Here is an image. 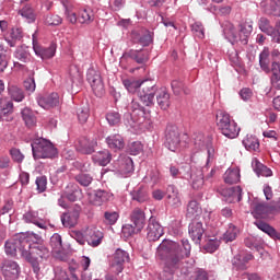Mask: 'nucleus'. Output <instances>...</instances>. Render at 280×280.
I'll list each match as a JSON object with an SVG mask.
<instances>
[{
  "label": "nucleus",
  "mask_w": 280,
  "mask_h": 280,
  "mask_svg": "<svg viewBox=\"0 0 280 280\" xmlns=\"http://www.w3.org/2000/svg\"><path fill=\"white\" fill-rule=\"evenodd\" d=\"M215 121L221 135H224L228 139H235L240 135V127H237L235 120L231 119L229 113L222 109L217 110Z\"/></svg>",
  "instance_id": "obj_1"
},
{
  "label": "nucleus",
  "mask_w": 280,
  "mask_h": 280,
  "mask_svg": "<svg viewBox=\"0 0 280 280\" xmlns=\"http://www.w3.org/2000/svg\"><path fill=\"white\" fill-rule=\"evenodd\" d=\"M31 148L35 161H38V159H56V156H58V149L54 147L51 141L44 138L35 139L31 143Z\"/></svg>",
  "instance_id": "obj_2"
},
{
  "label": "nucleus",
  "mask_w": 280,
  "mask_h": 280,
  "mask_svg": "<svg viewBox=\"0 0 280 280\" xmlns=\"http://www.w3.org/2000/svg\"><path fill=\"white\" fill-rule=\"evenodd\" d=\"M159 93V86L152 80L141 81V88L138 90V97L142 106L152 107L154 105V97Z\"/></svg>",
  "instance_id": "obj_3"
},
{
  "label": "nucleus",
  "mask_w": 280,
  "mask_h": 280,
  "mask_svg": "<svg viewBox=\"0 0 280 280\" xmlns=\"http://www.w3.org/2000/svg\"><path fill=\"white\" fill-rule=\"evenodd\" d=\"M30 249V237L24 235H15L14 237L8 240L4 245V250L7 255L14 257L16 252L21 253L23 256L26 250Z\"/></svg>",
  "instance_id": "obj_4"
},
{
  "label": "nucleus",
  "mask_w": 280,
  "mask_h": 280,
  "mask_svg": "<svg viewBox=\"0 0 280 280\" xmlns=\"http://www.w3.org/2000/svg\"><path fill=\"white\" fill-rule=\"evenodd\" d=\"M164 145L171 152H178L180 150V131H178V127L174 125L166 127Z\"/></svg>",
  "instance_id": "obj_5"
},
{
  "label": "nucleus",
  "mask_w": 280,
  "mask_h": 280,
  "mask_svg": "<svg viewBox=\"0 0 280 280\" xmlns=\"http://www.w3.org/2000/svg\"><path fill=\"white\" fill-rule=\"evenodd\" d=\"M86 80L91 85L94 95H96V97H104L106 90L104 89V81H102L100 71L90 68L86 73Z\"/></svg>",
  "instance_id": "obj_6"
},
{
  "label": "nucleus",
  "mask_w": 280,
  "mask_h": 280,
  "mask_svg": "<svg viewBox=\"0 0 280 280\" xmlns=\"http://www.w3.org/2000/svg\"><path fill=\"white\" fill-rule=\"evenodd\" d=\"M128 261H130V255L128 252L121 248L116 249L110 260V268L113 272L116 275L124 272V267Z\"/></svg>",
  "instance_id": "obj_7"
},
{
  "label": "nucleus",
  "mask_w": 280,
  "mask_h": 280,
  "mask_svg": "<svg viewBox=\"0 0 280 280\" xmlns=\"http://www.w3.org/2000/svg\"><path fill=\"white\" fill-rule=\"evenodd\" d=\"M80 211L82 208L78 205H74L69 208V210L61 215L62 225L66 229H73L78 224V220H80Z\"/></svg>",
  "instance_id": "obj_8"
},
{
  "label": "nucleus",
  "mask_w": 280,
  "mask_h": 280,
  "mask_svg": "<svg viewBox=\"0 0 280 280\" xmlns=\"http://www.w3.org/2000/svg\"><path fill=\"white\" fill-rule=\"evenodd\" d=\"M163 225L156 221V218L151 217L147 226V240L149 242H156L163 237Z\"/></svg>",
  "instance_id": "obj_9"
},
{
  "label": "nucleus",
  "mask_w": 280,
  "mask_h": 280,
  "mask_svg": "<svg viewBox=\"0 0 280 280\" xmlns=\"http://www.w3.org/2000/svg\"><path fill=\"white\" fill-rule=\"evenodd\" d=\"M1 272L4 280H15L21 275V267H19L16 261L4 260L1 265Z\"/></svg>",
  "instance_id": "obj_10"
},
{
  "label": "nucleus",
  "mask_w": 280,
  "mask_h": 280,
  "mask_svg": "<svg viewBox=\"0 0 280 280\" xmlns=\"http://www.w3.org/2000/svg\"><path fill=\"white\" fill-rule=\"evenodd\" d=\"M37 104L45 110H49V108H56L60 106V95H58L56 92H52L50 94L39 96L37 97Z\"/></svg>",
  "instance_id": "obj_11"
},
{
  "label": "nucleus",
  "mask_w": 280,
  "mask_h": 280,
  "mask_svg": "<svg viewBox=\"0 0 280 280\" xmlns=\"http://www.w3.org/2000/svg\"><path fill=\"white\" fill-rule=\"evenodd\" d=\"M122 58H130L137 65H145L150 60V51L148 49H130L122 54Z\"/></svg>",
  "instance_id": "obj_12"
},
{
  "label": "nucleus",
  "mask_w": 280,
  "mask_h": 280,
  "mask_svg": "<svg viewBox=\"0 0 280 280\" xmlns=\"http://www.w3.org/2000/svg\"><path fill=\"white\" fill-rule=\"evenodd\" d=\"M218 192L225 198L228 202H241L242 201V187L234 186L230 188H218Z\"/></svg>",
  "instance_id": "obj_13"
},
{
  "label": "nucleus",
  "mask_w": 280,
  "mask_h": 280,
  "mask_svg": "<svg viewBox=\"0 0 280 280\" xmlns=\"http://www.w3.org/2000/svg\"><path fill=\"white\" fill-rule=\"evenodd\" d=\"M253 34V25L250 23L244 22L240 24L238 37L232 32V40L234 43L241 42L242 45H248V38Z\"/></svg>",
  "instance_id": "obj_14"
},
{
  "label": "nucleus",
  "mask_w": 280,
  "mask_h": 280,
  "mask_svg": "<svg viewBox=\"0 0 280 280\" xmlns=\"http://www.w3.org/2000/svg\"><path fill=\"white\" fill-rule=\"evenodd\" d=\"M110 198H113V194L102 189L89 194V201L91 205H94V207H102V205L108 202Z\"/></svg>",
  "instance_id": "obj_15"
},
{
  "label": "nucleus",
  "mask_w": 280,
  "mask_h": 280,
  "mask_svg": "<svg viewBox=\"0 0 280 280\" xmlns=\"http://www.w3.org/2000/svg\"><path fill=\"white\" fill-rule=\"evenodd\" d=\"M250 209H252V215L256 220H265L266 218H268V215L271 214L270 206H268L267 203H264V202H255L254 201L250 205Z\"/></svg>",
  "instance_id": "obj_16"
},
{
  "label": "nucleus",
  "mask_w": 280,
  "mask_h": 280,
  "mask_svg": "<svg viewBox=\"0 0 280 280\" xmlns=\"http://www.w3.org/2000/svg\"><path fill=\"white\" fill-rule=\"evenodd\" d=\"M103 238L104 234L97 228L85 229V242H88L89 246L93 248L100 246Z\"/></svg>",
  "instance_id": "obj_17"
},
{
  "label": "nucleus",
  "mask_w": 280,
  "mask_h": 280,
  "mask_svg": "<svg viewBox=\"0 0 280 280\" xmlns=\"http://www.w3.org/2000/svg\"><path fill=\"white\" fill-rule=\"evenodd\" d=\"M166 200L167 203L174 209H178V207L183 206V201L180 200V192L178 191V188L174 185L167 186Z\"/></svg>",
  "instance_id": "obj_18"
},
{
  "label": "nucleus",
  "mask_w": 280,
  "mask_h": 280,
  "mask_svg": "<svg viewBox=\"0 0 280 280\" xmlns=\"http://www.w3.org/2000/svg\"><path fill=\"white\" fill-rule=\"evenodd\" d=\"M27 253L38 257L43 261V259H49V255H51V252H49V248L47 246L42 244H32L28 240V249Z\"/></svg>",
  "instance_id": "obj_19"
},
{
  "label": "nucleus",
  "mask_w": 280,
  "mask_h": 280,
  "mask_svg": "<svg viewBox=\"0 0 280 280\" xmlns=\"http://www.w3.org/2000/svg\"><path fill=\"white\" fill-rule=\"evenodd\" d=\"M260 8L268 16H280V0H262Z\"/></svg>",
  "instance_id": "obj_20"
},
{
  "label": "nucleus",
  "mask_w": 280,
  "mask_h": 280,
  "mask_svg": "<svg viewBox=\"0 0 280 280\" xmlns=\"http://www.w3.org/2000/svg\"><path fill=\"white\" fill-rule=\"evenodd\" d=\"M188 233L195 244H200L202 235H205V228H202V222L192 221L189 224Z\"/></svg>",
  "instance_id": "obj_21"
},
{
  "label": "nucleus",
  "mask_w": 280,
  "mask_h": 280,
  "mask_svg": "<svg viewBox=\"0 0 280 280\" xmlns=\"http://www.w3.org/2000/svg\"><path fill=\"white\" fill-rule=\"evenodd\" d=\"M33 49L36 56H39L42 60H49L56 56V44H50L49 47L45 48L38 44H33Z\"/></svg>",
  "instance_id": "obj_22"
},
{
  "label": "nucleus",
  "mask_w": 280,
  "mask_h": 280,
  "mask_svg": "<svg viewBox=\"0 0 280 280\" xmlns=\"http://www.w3.org/2000/svg\"><path fill=\"white\" fill-rule=\"evenodd\" d=\"M23 220L28 224H35L38 229H47V223L43 220V218L38 217V211L30 210L23 215Z\"/></svg>",
  "instance_id": "obj_23"
},
{
  "label": "nucleus",
  "mask_w": 280,
  "mask_h": 280,
  "mask_svg": "<svg viewBox=\"0 0 280 280\" xmlns=\"http://www.w3.org/2000/svg\"><path fill=\"white\" fill-rule=\"evenodd\" d=\"M63 196L70 202H75L79 198H82V189L77 184L70 183L66 187Z\"/></svg>",
  "instance_id": "obj_24"
},
{
  "label": "nucleus",
  "mask_w": 280,
  "mask_h": 280,
  "mask_svg": "<svg viewBox=\"0 0 280 280\" xmlns=\"http://www.w3.org/2000/svg\"><path fill=\"white\" fill-rule=\"evenodd\" d=\"M253 259V255L247 254V255H236L232 259V266L234 270H247L248 269V261Z\"/></svg>",
  "instance_id": "obj_25"
},
{
  "label": "nucleus",
  "mask_w": 280,
  "mask_h": 280,
  "mask_svg": "<svg viewBox=\"0 0 280 280\" xmlns=\"http://www.w3.org/2000/svg\"><path fill=\"white\" fill-rule=\"evenodd\" d=\"M130 221L133 225L143 231L145 226V212H143L141 208L133 209L130 213Z\"/></svg>",
  "instance_id": "obj_26"
},
{
  "label": "nucleus",
  "mask_w": 280,
  "mask_h": 280,
  "mask_svg": "<svg viewBox=\"0 0 280 280\" xmlns=\"http://www.w3.org/2000/svg\"><path fill=\"white\" fill-rule=\"evenodd\" d=\"M118 172L120 174H132L135 172V163L130 156H120L118 159Z\"/></svg>",
  "instance_id": "obj_27"
},
{
  "label": "nucleus",
  "mask_w": 280,
  "mask_h": 280,
  "mask_svg": "<svg viewBox=\"0 0 280 280\" xmlns=\"http://www.w3.org/2000/svg\"><path fill=\"white\" fill-rule=\"evenodd\" d=\"M106 143L108 148H110V150H115V152L126 148V142L124 141V137H121V135L108 136L106 138Z\"/></svg>",
  "instance_id": "obj_28"
},
{
  "label": "nucleus",
  "mask_w": 280,
  "mask_h": 280,
  "mask_svg": "<svg viewBox=\"0 0 280 280\" xmlns=\"http://www.w3.org/2000/svg\"><path fill=\"white\" fill-rule=\"evenodd\" d=\"M95 145H97V141L82 138L79 140L78 150L82 154H93L95 152Z\"/></svg>",
  "instance_id": "obj_29"
},
{
  "label": "nucleus",
  "mask_w": 280,
  "mask_h": 280,
  "mask_svg": "<svg viewBox=\"0 0 280 280\" xmlns=\"http://www.w3.org/2000/svg\"><path fill=\"white\" fill-rule=\"evenodd\" d=\"M92 161L102 167H106V165L113 161V155L108 150L98 151L92 156Z\"/></svg>",
  "instance_id": "obj_30"
},
{
  "label": "nucleus",
  "mask_w": 280,
  "mask_h": 280,
  "mask_svg": "<svg viewBox=\"0 0 280 280\" xmlns=\"http://www.w3.org/2000/svg\"><path fill=\"white\" fill-rule=\"evenodd\" d=\"M158 104L160 106V108H162V110H167V108H170L172 102L170 101V93L167 92V90L165 88H162L160 90H158Z\"/></svg>",
  "instance_id": "obj_31"
},
{
  "label": "nucleus",
  "mask_w": 280,
  "mask_h": 280,
  "mask_svg": "<svg viewBox=\"0 0 280 280\" xmlns=\"http://www.w3.org/2000/svg\"><path fill=\"white\" fill-rule=\"evenodd\" d=\"M271 78L270 83L273 89L277 91H280V63L277 61H273L271 63Z\"/></svg>",
  "instance_id": "obj_32"
},
{
  "label": "nucleus",
  "mask_w": 280,
  "mask_h": 280,
  "mask_svg": "<svg viewBox=\"0 0 280 280\" xmlns=\"http://www.w3.org/2000/svg\"><path fill=\"white\" fill-rule=\"evenodd\" d=\"M254 224H255V226H257V229L262 231V233H267V235H269L273 240L275 238L279 240V233H277V230H275V228L270 226V224H268L261 220H256L254 222Z\"/></svg>",
  "instance_id": "obj_33"
},
{
  "label": "nucleus",
  "mask_w": 280,
  "mask_h": 280,
  "mask_svg": "<svg viewBox=\"0 0 280 280\" xmlns=\"http://www.w3.org/2000/svg\"><path fill=\"white\" fill-rule=\"evenodd\" d=\"M240 168H229L223 175V179L226 185H235L240 183Z\"/></svg>",
  "instance_id": "obj_34"
},
{
  "label": "nucleus",
  "mask_w": 280,
  "mask_h": 280,
  "mask_svg": "<svg viewBox=\"0 0 280 280\" xmlns=\"http://www.w3.org/2000/svg\"><path fill=\"white\" fill-rule=\"evenodd\" d=\"M252 167L257 176H272V171L268 166L264 165L259 160L255 159L252 162Z\"/></svg>",
  "instance_id": "obj_35"
},
{
  "label": "nucleus",
  "mask_w": 280,
  "mask_h": 280,
  "mask_svg": "<svg viewBox=\"0 0 280 280\" xmlns=\"http://www.w3.org/2000/svg\"><path fill=\"white\" fill-rule=\"evenodd\" d=\"M243 145L248 152H257L259 150V139L253 135H247L243 140Z\"/></svg>",
  "instance_id": "obj_36"
},
{
  "label": "nucleus",
  "mask_w": 280,
  "mask_h": 280,
  "mask_svg": "<svg viewBox=\"0 0 280 280\" xmlns=\"http://www.w3.org/2000/svg\"><path fill=\"white\" fill-rule=\"evenodd\" d=\"M22 257H24L27 264L31 265V267L33 268V272L35 275H38V272H40V262L43 260H39L38 256L31 255L30 252H27L26 249V252H24V255Z\"/></svg>",
  "instance_id": "obj_37"
},
{
  "label": "nucleus",
  "mask_w": 280,
  "mask_h": 280,
  "mask_svg": "<svg viewBox=\"0 0 280 280\" xmlns=\"http://www.w3.org/2000/svg\"><path fill=\"white\" fill-rule=\"evenodd\" d=\"M131 198L132 200H136L137 202H148L150 200V194L148 192L147 187H140L133 191H131Z\"/></svg>",
  "instance_id": "obj_38"
},
{
  "label": "nucleus",
  "mask_w": 280,
  "mask_h": 280,
  "mask_svg": "<svg viewBox=\"0 0 280 280\" xmlns=\"http://www.w3.org/2000/svg\"><path fill=\"white\" fill-rule=\"evenodd\" d=\"M21 115L27 128H33V126H36V116L34 115V112L32 109L25 107L24 109H22Z\"/></svg>",
  "instance_id": "obj_39"
},
{
  "label": "nucleus",
  "mask_w": 280,
  "mask_h": 280,
  "mask_svg": "<svg viewBox=\"0 0 280 280\" xmlns=\"http://www.w3.org/2000/svg\"><path fill=\"white\" fill-rule=\"evenodd\" d=\"M12 113H14V103L9 98H0V115L12 117Z\"/></svg>",
  "instance_id": "obj_40"
},
{
  "label": "nucleus",
  "mask_w": 280,
  "mask_h": 280,
  "mask_svg": "<svg viewBox=\"0 0 280 280\" xmlns=\"http://www.w3.org/2000/svg\"><path fill=\"white\" fill-rule=\"evenodd\" d=\"M192 180V189L199 190L205 186V175L202 174V170H197L195 174L190 175Z\"/></svg>",
  "instance_id": "obj_41"
},
{
  "label": "nucleus",
  "mask_w": 280,
  "mask_h": 280,
  "mask_svg": "<svg viewBox=\"0 0 280 280\" xmlns=\"http://www.w3.org/2000/svg\"><path fill=\"white\" fill-rule=\"evenodd\" d=\"M202 213V208L196 200H191L187 206V218H196Z\"/></svg>",
  "instance_id": "obj_42"
},
{
  "label": "nucleus",
  "mask_w": 280,
  "mask_h": 280,
  "mask_svg": "<svg viewBox=\"0 0 280 280\" xmlns=\"http://www.w3.org/2000/svg\"><path fill=\"white\" fill-rule=\"evenodd\" d=\"M9 95L14 100V102H23L25 100V94L23 90L16 85H9Z\"/></svg>",
  "instance_id": "obj_43"
},
{
  "label": "nucleus",
  "mask_w": 280,
  "mask_h": 280,
  "mask_svg": "<svg viewBox=\"0 0 280 280\" xmlns=\"http://www.w3.org/2000/svg\"><path fill=\"white\" fill-rule=\"evenodd\" d=\"M74 180L81 185V187H89L93 183V176L89 173H79L74 176Z\"/></svg>",
  "instance_id": "obj_44"
},
{
  "label": "nucleus",
  "mask_w": 280,
  "mask_h": 280,
  "mask_svg": "<svg viewBox=\"0 0 280 280\" xmlns=\"http://www.w3.org/2000/svg\"><path fill=\"white\" fill-rule=\"evenodd\" d=\"M122 84L129 93H137V91H140L141 89V81H137L132 79L122 80Z\"/></svg>",
  "instance_id": "obj_45"
},
{
  "label": "nucleus",
  "mask_w": 280,
  "mask_h": 280,
  "mask_svg": "<svg viewBox=\"0 0 280 280\" xmlns=\"http://www.w3.org/2000/svg\"><path fill=\"white\" fill-rule=\"evenodd\" d=\"M20 14L26 19L27 23H34L36 21V13H34V9L30 4L23 7L20 10Z\"/></svg>",
  "instance_id": "obj_46"
},
{
  "label": "nucleus",
  "mask_w": 280,
  "mask_h": 280,
  "mask_svg": "<svg viewBox=\"0 0 280 280\" xmlns=\"http://www.w3.org/2000/svg\"><path fill=\"white\" fill-rule=\"evenodd\" d=\"M8 51L3 44H0V73H3L5 69H8V65L10 62V57L5 54Z\"/></svg>",
  "instance_id": "obj_47"
},
{
  "label": "nucleus",
  "mask_w": 280,
  "mask_h": 280,
  "mask_svg": "<svg viewBox=\"0 0 280 280\" xmlns=\"http://www.w3.org/2000/svg\"><path fill=\"white\" fill-rule=\"evenodd\" d=\"M117 220H119V212L110 210L104 212V223L108 226L117 224Z\"/></svg>",
  "instance_id": "obj_48"
},
{
  "label": "nucleus",
  "mask_w": 280,
  "mask_h": 280,
  "mask_svg": "<svg viewBox=\"0 0 280 280\" xmlns=\"http://www.w3.org/2000/svg\"><path fill=\"white\" fill-rule=\"evenodd\" d=\"M93 10L91 9H83L81 10L80 12V15H79V23H93Z\"/></svg>",
  "instance_id": "obj_49"
},
{
  "label": "nucleus",
  "mask_w": 280,
  "mask_h": 280,
  "mask_svg": "<svg viewBox=\"0 0 280 280\" xmlns=\"http://www.w3.org/2000/svg\"><path fill=\"white\" fill-rule=\"evenodd\" d=\"M138 233H141V229L136 226L135 223L122 226V235L126 237H132V235H138Z\"/></svg>",
  "instance_id": "obj_50"
},
{
  "label": "nucleus",
  "mask_w": 280,
  "mask_h": 280,
  "mask_svg": "<svg viewBox=\"0 0 280 280\" xmlns=\"http://www.w3.org/2000/svg\"><path fill=\"white\" fill-rule=\"evenodd\" d=\"M237 233H240V230L236 226H230L228 231L223 234V242H234V240L237 238Z\"/></svg>",
  "instance_id": "obj_51"
},
{
  "label": "nucleus",
  "mask_w": 280,
  "mask_h": 280,
  "mask_svg": "<svg viewBox=\"0 0 280 280\" xmlns=\"http://www.w3.org/2000/svg\"><path fill=\"white\" fill-rule=\"evenodd\" d=\"M106 120L109 126H119V124H121V114L118 112H109L106 114Z\"/></svg>",
  "instance_id": "obj_52"
},
{
  "label": "nucleus",
  "mask_w": 280,
  "mask_h": 280,
  "mask_svg": "<svg viewBox=\"0 0 280 280\" xmlns=\"http://www.w3.org/2000/svg\"><path fill=\"white\" fill-rule=\"evenodd\" d=\"M77 116L80 124H86L90 117V109L89 106L79 107L77 110Z\"/></svg>",
  "instance_id": "obj_53"
},
{
  "label": "nucleus",
  "mask_w": 280,
  "mask_h": 280,
  "mask_svg": "<svg viewBox=\"0 0 280 280\" xmlns=\"http://www.w3.org/2000/svg\"><path fill=\"white\" fill-rule=\"evenodd\" d=\"M138 43L141 44L142 47H149L152 43V33L148 30L143 31L138 37Z\"/></svg>",
  "instance_id": "obj_54"
},
{
  "label": "nucleus",
  "mask_w": 280,
  "mask_h": 280,
  "mask_svg": "<svg viewBox=\"0 0 280 280\" xmlns=\"http://www.w3.org/2000/svg\"><path fill=\"white\" fill-rule=\"evenodd\" d=\"M50 246L52 248V253L56 250H62V236H60V234H54L50 237Z\"/></svg>",
  "instance_id": "obj_55"
},
{
  "label": "nucleus",
  "mask_w": 280,
  "mask_h": 280,
  "mask_svg": "<svg viewBox=\"0 0 280 280\" xmlns=\"http://www.w3.org/2000/svg\"><path fill=\"white\" fill-rule=\"evenodd\" d=\"M191 32L197 38H205V26L201 22H195L191 25Z\"/></svg>",
  "instance_id": "obj_56"
},
{
  "label": "nucleus",
  "mask_w": 280,
  "mask_h": 280,
  "mask_svg": "<svg viewBox=\"0 0 280 280\" xmlns=\"http://www.w3.org/2000/svg\"><path fill=\"white\" fill-rule=\"evenodd\" d=\"M10 154H11V159L12 161H14V163H23V161L25 160V155H23V153H21V150L13 148L10 150Z\"/></svg>",
  "instance_id": "obj_57"
},
{
  "label": "nucleus",
  "mask_w": 280,
  "mask_h": 280,
  "mask_svg": "<svg viewBox=\"0 0 280 280\" xmlns=\"http://www.w3.org/2000/svg\"><path fill=\"white\" fill-rule=\"evenodd\" d=\"M14 211V201L12 199H5L4 205L0 209V215H5V213H12Z\"/></svg>",
  "instance_id": "obj_58"
},
{
  "label": "nucleus",
  "mask_w": 280,
  "mask_h": 280,
  "mask_svg": "<svg viewBox=\"0 0 280 280\" xmlns=\"http://www.w3.org/2000/svg\"><path fill=\"white\" fill-rule=\"evenodd\" d=\"M268 36H271L272 43L280 44V21L276 23L275 28H271V32L268 33Z\"/></svg>",
  "instance_id": "obj_59"
},
{
  "label": "nucleus",
  "mask_w": 280,
  "mask_h": 280,
  "mask_svg": "<svg viewBox=\"0 0 280 280\" xmlns=\"http://www.w3.org/2000/svg\"><path fill=\"white\" fill-rule=\"evenodd\" d=\"M14 57L21 60V62H27V60H30V52L23 48H16Z\"/></svg>",
  "instance_id": "obj_60"
},
{
  "label": "nucleus",
  "mask_w": 280,
  "mask_h": 280,
  "mask_svg": "<svg viewBox=\"0 0 280 280\" xmlns=\"http://www.w3.org/2000/svg\"><path fill=\"white\" fill-rule=\"evenodd\" d=\"M141 152H143V144H141V142L136 141L129 145V153L132 156H137V154H141Z\"/></svg>",
  "instance_id": "obj_61"
},
{
  "label": "nucleus",
  "mask_w": 280,
  "mask_h": 280,
  "mask_svg": "<svg viewBox=\"0 0 280 280\" xmlns=\"http://www.w3.org/2000/svg\"><path fill=\"white\" fill-rule=\"evenodd\" d=\"M259 30H261V32L265 34L272 32V26H270V21L267 18H260Z\"/></svg>",
  "instance_id": "obj_62"
},
{
  "label": "nucleus",
  "mask_w": 280,
  "mask_h": 280,
  "mask_svg": "<svg viewBox=\"0 0 280 280\" xmlns=\"http://www.w3.org/2000/svg\"><path fill=\"white\" fill-rule=\"evenodd\" d=\"M46 25H60L62 18L59 15L48 14L45 18Z\"/></svg>",
  "instance_id": "obj_63"
},
{
  "label": "nucleus",
  "mask_w": 280,
  "mask_h": 280,
  "mask_svg": "<svg viewBox=\"0 0 280 280\" xmlns=\"http://www.w3.org/2000/svg\"><path fill=\"white\" fill-rule=\"evenodd\" d=\"M220 248V241L219 240H210L206 244L205 249L207 253H215Z\"/></svg>",
  "instance_id": "obj_64"
}]
</instances>
